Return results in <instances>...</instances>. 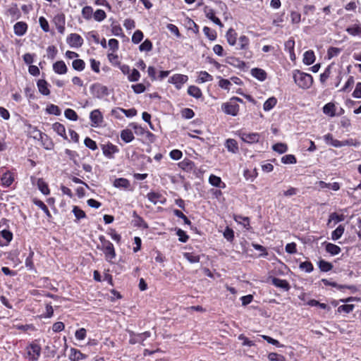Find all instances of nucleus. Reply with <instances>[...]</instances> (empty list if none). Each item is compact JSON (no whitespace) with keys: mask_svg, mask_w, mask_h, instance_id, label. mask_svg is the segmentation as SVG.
I'll return each mask as SVG.
<instances>
[{"mask_svg":"<svg viewBox=\"0 0 361 361\" xmlns=\"http://www.w3.org/2000/svg\"><path fill=\"white\" fill-rule=\"evenodd\" d=\"M295 82L302 89H309L312 83L313 78L311 75L296 70L293 73Z\"/></svg>","mask_w":361,"mask_h":361,"instance_id":"f257e3e1","label":"nucleus"},{"mask_svg":"<svg viewBox=\"0 0 361 361\" xmlns=\"http://www.w3.org/2000/svg\"><path fill=\"white\" fill-rule=\"evenodd\" d=\"M99 240L102 243V250L104 252L106 259L111 261L116 257V252L113 244L105 239L104 236L99 237Z\"/></svg>","mask_w":361,"mask_h":361,"instance_id":"f03ea898","label":"nucleus"},{"mask_svg":"<svg viewBox=\"0 0 361 361\" xmlns=\"http://www.w3.org/2000/svg\"><path fill=\"white\" fill-rule=\"evenodd\" d=\"M221 109L225 114L235 116L239 111V105L230 99L221 105Z\"/></svg>","mask_w":361,"mask_h":361,"instance_id":"7ed1b4c3","label":"nucleus"},{"mask_svg":"<svg viewBox=\"0 0 361 361\" xmlns=\"http://www.w3.org/2000/svg\"><path fill=\"white\" fill-rule=\"evenodd\" d=\"M27 353L29 358L32 360H37L41 353L39 345L32 343L27 348Z\"/></svg>","mask_w":361,"mask_h":361,"instance_id":"20e7f679","label":"nucleus"},{"mask_svg":"<svg viewBox=\"0 0 361 361\" xmlns=\"http://www.w3.org/2000/svg\"><path fill=\"white\" fill-rule=\"evenodd\" d=\"M151 335L150 332L145 331L142 334H135L133 331L130 332V343L135 344V343H142L143 345V341Z\"/></svg>","mask_w":361,"mask_h":361,"instance_id":"39448f33","label":"nucleus"},{"mask_svg":"<svg viewBox=\"0 0 361 361\" xmlns=\"http://www.w3.org/2000/svg\"><path fill=\"white\" fill-rule=\"evenodd\" d=\"M67 42L71 47H80L83 44V39L76 33L71 34L67 38Z\"/></svg>","mask_w":361,"mask_h":361,"instance_id":"423d86ee","label":"nucleus"},{"mask_svg":"<svg viewBox=\"0 0 361 361\" xmlns=\"http://www.w3.org/2000/svg\"><path fill=\"white\" fill-rule=\"evenodd\" d=\"M188 76L185 75L176 74L169 80V82L176 85L177 89H180L182 85L188 81Z\"/></svg>","mask_w":361,"mask_h":361,"instance_id":"0eeeda50","label":"nucleus"},{"mask_svg":"<svg viewBox=\"0 0 361 361\" xmlns=\"http://www.w3.org/2000/svg\"><path fill=\"white\" fill-rule=\"evenodd\" d=\"M239 135L243 142L250 144L257 142L260 137V135L256 133H240Z\"/></svg>","mask_w":361,"mask_h":361,"instance_id":"6e6552de","label":"nucleus"},{"mask_svg":"<svg viewBox=\"0 0 361 361\" xmlns=\"http://www.w3.org/2000/svg\"><path fill=\"white\" fill-rule=\"evenodd\" d=\"M102 149L103 154L109 158H112L113 154L118 152V147L111 143L102 145Z\"/></svg>","mask_w":361,"mask_h":361,"instance_id":"1a4fd4ad","label":"nucleus"},{"mask_svg":"<svg viewBox=\"0 0 361 361\" xmlns=\"http://www.w3.org/2000/svg\"><path fill=\"white\" fill-rule=\"evenodd\" d=\"M31 180L32 184H36L39 188V190L44 194L48 195L49 194V189L48 188L47 184L44 181L42 178H35L34 177H31Z\"/></svg>","mask_w":361,"mask_h":361,"instance_id":"9d476101","label":"nucleus"},{"mask_svg":"<svg viewBox=\"0 0 361 361\" xmlns=\"http://www.w3.org/2000/svg\"><path fill=\"white\" fill-rule=\"evenodd\" d=\"M53 70L58 74H65L68 71L67 66L63 61H58L53 64Z\"/></svg>","mask_w":361,"mask_h":361,"instance_id":"9b49d317","label":"nucleus"},{"mask_svg":"<svg viewBox=\"0 0 361 361\" xmlns=\"http://www.w3.org/2000/svg\"><path fill=\"white\" fill-rule=\"evenodd\" d=\"M91 121L93 123L92 126L94 125H99L103 121L102 113L99 110L95 109L90 113V116Z\"/></svg>","mask_w":361,"mask_h":361,"instance_id":"f8f14e48","label":"nucleus"},{"mask_svg":"<svg viewBox=\"0 0 361 361\" xmlns=\"http://www.w3.org/2000/svg\"><path fill=\"white\" fill-rule=\"evenodd\" d=\"M14 32L18 36L23 35L27 28V24L24 22H18L14 25Z\"/></svg>","mask_w":361,"mask_h":361,"instance_id":"ddd939ff","label":"nucleus"},{"mask_svg":"<svg viewBox=\"0 0 361 361\" xmlns=\"http://www.w3.org/2000/svg\"><path fill=\"white\" fill-rule=\"evenodd\" d=\"M204 12L207 18L212 20L215 24L218 25L221 27H223V24L221 23V20L219 18L215 16L214 12L212 8H208L206 7L204 8Z\"/></svg>","mask_w":361,"mask_h":361,"instance_id":"4468645a","label":"nucleus"},{"mask_svg":"<svg viewBox=\"0 0 361 361\" xmlns=\"http://www.w3.org/2000/svg\"><path fill=\"white\" fill-rule=\"evenodd\" d=\"M271 282L273 285H274L276 287L281 288L282 289H284L286 290H288L290 288L289 283L286 280L280 279L279 278H272Z\"/></svg>","mask_w":361,"mask_h":361,"instance_id":"2eb2a0df","label":"nucleus"},{"mask_svg":"<svg viewBox=\"0 0 361 361\" xmlns=\"http://www.w3.org/2000/svg\"><path fill=\"white\" fill-rule=\"evenodd\" d=\"M37 85L41 94L43 95H49L50 94V91L48 88V83L46 80H39Z\"/></svg>","mask_w":361,"mask_h":361,"instance_id":"dca6fc26","label":"nucleus"},{"mask_svg":"<svg viewBox=\"0 0 361 361\" xmlns=\"http://www.w3.org/2000/svg\"><path fill=\"white\" fill-rule=\"evenodd\" d=\"M86 355L82 354L80 350L72 348L71 350L70 359L72 361H80L84 360Z\"/></svg>","mask_w":361,"mask_h":361,"instance_id":"f3484780","label":"nucleus"},{"mask_svg":"<svg viewBox=\"0 0 361 361\" xmlns=\"http://www.w3.org/2000/svg\"><path fill=\"white\" fill-rule=\"evenodd\" d=\"M226 37L228 43L230 45L233 46L235 44L236 39H237V33L233 28H230L227 31Z\"/></svg>","mask_w":361,"mask_h":361,"instance_id":"a211bd4d","label":"nucleus"},{"mask_svg":"<svg viewBox=\"0 0 361 361\" xmlns=\"http://www.w3.org/2000/svg\"><path fill=\"white\" fill-rule=\"evenodd\" d=\"M251 73L252 76L259 80L260 81H264L267 78L266 72L258 68H255L251 70Z\"/></svg>","mask_w":361,"mask_h":361,"instance_id":"6ab92c4d","label":"nucleus"},{"mask_svg":"<svg viewBox=\"0 0 361 361\" xmlns=\"http://www.w3.org/2000/svg\"><path fill=\"white\" fill-rule=\"evenodd\" d=\"M1 180L3 185L8 187L13 183L14 178L12 173L7 171L3 174Z\"/></svg>","mask_w":361,"mask_h":361,"instance_id":"aec40b11","label":"nucleus"},{"mask_svg":"<svg viewBox=\"0 0 361 361\" xmlns=\"http://www.w3.org/2000/svg\"><path fill=\"white\" fill-rule=\"evenodd\" d=\"M315 61L314 53L312 50L307 51L303 55V63L306 65H311Z\"/></svg>","mask_w":361,"mask_h":361,"instance_id":"412c9836","label":"nucleus"},{"mask_svg":"<svg viewBox=\"0 0 361 361\" xmlns=\"http://www.w3.org/2000/svg\"><path fill=\"white\" fill-rule=\"evenodd\" d=\"M226 147L232 153L238 152V143L234 139H228L226 142Z\"/></svg>","mask_w":361,"mask_h":361,"instance_id":"4be33fe9","label":"nucleus"},{"mask_svg":"<svg viewBox=\"0 0 361 361\" xmlns=\"http://www.w3.org/2000/svg\"><path fill=\"white\" fill-rule=\"evenodd\" d=\"M121 137L125 142L128 143L134 139V135L130 130L125 129L121 131Z\"/></svg>","mask_w":361,"mask_h":361,"instance_id":"5701e85b","label":"nucleus"},{"mask_svg":"<svg viewBox=\"0 0 361 361\" xmlns=\"http://www.w3.org/2000/svg\"><path fill=\"white\" fill-rule=\"evenodd\" d=\"M249 46V39L245 36L242 35L238 39V49L240 50H246L247 49Z\"/></svg>","mask_w":361,"mask_h":361,"instance_id":"b1692460","label":"nucleus"},{"mask_svg":"<svg viewBox=\"0 0 361 361\" xmlns=\"http://www.w3.org/2000/svg\"><path fill=\"white\" fill-rule=\"evenodd\" d=\"M326 250L332 255H338L341 252V248L338 245L328 243L326 244Z\"/></svg>","mask_w":361,"mask_h":361,"instance_id":"393cba45","label":"nucleus"},{"mask_svg":"<svg viewBox=\"0 0 361 361\" xmlns=\"http://www.w3.org/2000/svg\"><path fill=\"white\" fill-rule=\"evenodd\" d=\"M52 128L58 135L66 139V129L63 124L56 122L53 124Z\"/></svg>","mask_w":361,"mask_h":361,"instance_id":"a878e982","label":"nucleus"},{"mask_svg":"<svg viewBox=\"0 0 361 361\" xmlns=\"http://www.w3.org/2000/svg\"><path fill=\"white\" fill-rule=\"evenodd\" d=\"M188 93L196 99H199L202 97V94L200 89L196 86L191 85L188 89Z\"/></svg>","mask_w":361,"mask_h":361,"instance_id":"bb28decb","label":"nucleus"},{"mask_svg":"<svg viewBox=\"0 0 361 361\" xmlns=\"http://www.w3.org/2000/svg\"><path fill=\"white\" fill-rule=\"evenodd\" d=\"M322 281L323 282V283L325 286H331L337 288L338 289H342V288L355 289V287L353 286L338 285L335 282H330L329 280H327L326 279H322Z\"/></svg>","mask_w":361,"mask_h":361,"instance_id":"cd10ccee","label":"nucleus"},{"mask_svg":"<svg viewBox=\"0 0 361 361\" xmlns=\"http://www.w3.org/2000/svg\"><path fill=\"white\" fill-rule=\"evenodd\" d=\"M319 268L322 271L327 272L332 269L333 265L331 263L326 262L324 259H321L318 262Z\"/></svg>","mask_w":361,"mask_h":361,"instance_id":"c85d7f7f","label":"nucleus"},{"mask_svg":"<svg viewBox=\"0 0 361 361\" xmlns=\"http://www.w3.org/2000/svg\"><path fill=\"white\" fill-rule=\"evenodd\" d=\"M345 231L344 226L342 225H339L336 230H334L331 233V239L333 240H336L339 239L342 235L343 234Z\"/></svg>","mask_w":361,"mask_h":361,"instance_id":"c756f323","label":"nucleus"},{"mask_svg":"<svg viewBox=\"0 0 361 361\" xmlns=\"http://www.w3.org/2000/svg\"><path fill=\"white\" fill-rule=\"evenodd\" d=\"M212 80H213V77L210 74H209L206 71H201L199 73L197 82L202 83V82H208V81H212Z\"/></svg>","mask_w":361,"mask_h":361,"instance_id":"7c9ffc66","label":"nucleus"},{"mask_svg":"<svg viewBox=\"0 0 361 361\" xmlns=\"http://www.w3.org/2000/svg\"><path fill=\"white\" fill-rule=\"evenodd\" d=\"M114 185L116 188H127L130 185L128 180L123 178H116L114 180Z\"/></svg>","mask_w":361,"mask_h":361,"instance_id":"2f4dec72","label":"nucleus"},{"mask_svg":"<svg viewBox=\"0 0 361 361\" xmlns=\"http://www.w3.org/2000/svg\"><path fill=\"white\" fill-rule=\"evenodd\" d=\"M276 102L277 100L275 97L269 98L264 104V110L266 111L271 110L276 104Z\"/></svg>","mask_w":361,"mask_h":361,"instance_id":"473e14b6","label":"nucleus"},{"mask_svg":"<svg viewBox=\"0 0 361 361\" xmlns=\"http://www.w3.org/2000/svg\"><path fill=\"white\" fill-rule=\"evenodd\" d=\"M344 220V216L343 214H338L336 213H332L329 216L328 225H329L331 221H334V224H336L337 223L342 221Z\"/></svg>","mask_w":361,"mask_h":361,"instance_id":"72a5a7b5","label":"nucleus"},{"mask_svg":"<svg viewBox=\"0 0 361 361\" xmlns=\"http://www.w3.org/2000/svg\"><path fill=\"white\" fill-rule=\"evenodd\" d=\"M323 111L325 114L334 116L335 115V105L332 103H328L323 107Z\"/></svg>","mask_w":361,"mask_h":361,"instance_id":"f704fd0d","label":"nucleus"},{"mask_svg":"<svg viewBox=\"0 0 361 361\" xmlns=\"http://www.w3.org/2000/svg\"><path fill=\"white\" fill-rule=\"evenodd\" d=\"M93 15V10L91 6H85L82 10V16L86 20H90L92 18Z\"/></svg>","mask_w":361,"mask_h":361,"instance_id":"c9c22d12","label":"nucleus"},{"mask_svg":"<svg viewBox=\"0 0 361 361\" xmlns=\"http://www.w3.org/2000/svg\"><path fill=\"white\" fill-rule=\"evenodd\" d=\"M72 66L75 70L81 71L84 70L85 63L82 59H75L73 61Z\"/></svg>","mask_w":361,"mask_h":361,"instance_id":"e433bc0d","label":"nucleus"},{"mask_svg":"<svg viewBox=\"0 0 361 361\" xmlns=\"http://www.w3.org/2000/svg\"><path fill=\"white\" fill-rule=\"evenodd\" d=\"M93 16L95 20L101 22L106 17V13L102 9H97L94 13Z\"/></svg>","mask_w":361,"mask_h":361,"instance_id":"4c0bfd02","label":"nucleus"},{"mask_svg":"<svg viewBox=\"0 0 361 361\" xmlns=\"http://www.w3.org/2000/svg\"><path fill=\"white\" fill-rule=\"evenodd\" d=\"M346 31L351 35L353 36H361V27L358 25H353L346 29Z\"/></svg>","mask_w":361,"mask_h":361,"instance_id":"58836bf2","label":"nucleus"},{"mask_svg":"<svg viewBox=\"0 0 361 361\" xmlns=\"http://www.w3.org/2000/svg\"><path fill=\"white\" fill-rule=\"evenodd\" d=\"M141 51H149L152 49V44L150 40L145 39L139 47Z\"/></svg>","mask_w":361,"mask_h":361,"instance_id":"ea45409f","label":"nucleus"},{"mask_svg":"<svg viewBox=\"0 0 361 361\" xmlns=\"http://www.w3.org/2000/svg\"><path fill=\"white\" fill-rule=\"evenodd\" d=\"M64 115L68 119L71 121H77L78 118L76 112L71 109H67L64 112Z\"/></svg>","mask_w":361,"mask_h":361,"instance_id":"a19ab883","label":"nucleus"},{"mask_svg":"<svg viewBox=\"0 0 361 361\" xmlns=\"http://www.w3.org/2000/svg\"><path fill=\"white\" fill-rule=\"evenodd\" d=\"M203 32L204 35L210 39L214 40L216 37V33L214 30H211L208 27H204L203 28Z\"/></svg>","mask_w":361,"mask_h":361,"instance_id":"79ce46f5","label":"nucleus"},{"mask_svg":"<svg viewBox=\"0 0 361 361\" xmlns=\"http://www.w3.org/2000/svg\"><path fill=\"white\" fill-rule=\"evenodd\" d=\"M143 39V33L140 30H136L132 37V42L134 44H138Z\"/></svg>","mask_w":361,"mask_h":361,"instance_id":"37998d69","label":"nucleus"},{"mask_svg":"<svg viewBox=\"0 0 361 361\" xmlns=\"http://www.w3.org/2000/svg\"><path fill=\"white\" fill-rule=\"evenodd\" d=\"M47 111L50 114L59 116L61 114V110L58 106L50 104L47 108Z\"/></svg>","mask_w":361,"mask_h":361,"instance_id":"c03bdc74","label":"nucleus"},{"mask_svg":"<svg viewBox=\"0 0 361 361\" xmlns=\"http://www.w3.org/2000/svg\"><path fill=\"white\" fill-rule=\"evenodd\" d=\"M269 361H286L284 356L276 353H271L268 355Z\"/></svg>","mask_w":361,"mask_h":361,"instance_id":"a18cd8bd","label":"nucleus"},{"mask_svg":"<svg viewBox=\"0 0 361 361\" xmlns=\"http://www.w3.org/2000/svg\"><path fill=\"white\" fill-rule=\"evenodd\" d=\"M273 149L280 154H283L287 151L288 147L286 144L277 143L273 146Z\"/></svg>","mask_w":361,"mask_h":361,"instance_id":"49530a36","label":"nucleus"},{"mask_svg":"<svg viewBox=\"0 0 361 361\" xmlns=\"http://www.w3.org/2000/svg\"><path fill=\"white\" fill-rule=\"evenodd\" d=\"M300 268L308 273L312 271L314 269L312 264L308 261L300 263Z\"/></svg>","mask_w":361,"mask_h":361,"instance_id":"de8ad7c7","label":"nucleus"},{"mask_svg":"<svg viewBox=\"0 0 361 361\" xmlns=\"http://www.w3.org/2000/svg\"><path fill=\"white\" fill-rule=\"evenodd\" d=\"M84 143L87 147L90 148L92 150H95L97 149V145L96 142L90 137H86L84 140Z\"/></svg>","mask_w":361,"mask_h":361,"instance_id":"09e8293b","label":"nucleus"},{"mask_svg":"<svg viewBox=\"0 0 361 361\" xmlns=\"http://www.w3.org/2000/svg\"><path fill=\"white\" fill-rule=\"evenodd\" d=\"M73 212L77 219H80L85 217V213L84 211L80 209L78 207L75 206L73 209Z\"/></svg>","mask_w":361,"mask_h":361,"instance_id":"8fccbe9b","label":"nucleus"},{"mask_svg":"<svg viewBox=\"0 0 361 361\" xmlns=\"http://www.w3.org/2000/svg\"><path fill=\"white\" fill-rule=\"evenodd\" d=\"M209 181L211 185L216 186V187H220V185L221 183V180L219 177L216 176L214 175H211L209 178Z\"/></svg>","mask_w":361,"mask_h":361,"instance_id":"3c124183","label":"nucleus"},{"mask_svg":"<svg viewBox=\"0 0 361 361\" xmlns=\"http://www.w3.org/2000/svg\"><path fill=\"white\" fill-rule=\"evenodd\" d=\"M281 161L283 164H295L296 158L292 154H287L282 157Z\"/></svg>","mask_w":361,"mask_h":361,"instance_id":"603ef678","label":"nucleus"},{"mask_svg":"<svg viewBox=\"0 0 361 361\" xmlns=\"http://www.w3.org/2000/svg\"><path fill=\"white\" fill-rule=\"evenodd\" d=\"M184 257L191 263H197L200 261V257L192 253L185 252Z\"/></svg>","mask_w":361,"mask_h":361,"instance_id":"864d4df0","label":"nucleus"},{"mask_svg":"<svg viewBox=\"0 0 361 361\" xmlns=\"http://www.w3.org/2000/svg\"><path fill=\"white\" fill-rule=\"evenodd\" d=\"M173 213L176 216L182 219L184 221V223L185 224L190 225L191 224L190 221L188 219V217L181 211H180L178 209H175L173 211Z\"/></svg>","mask_w":361,"mask_h":361,"instance_id":"5fc2aeb1","label":"nucleus"},{"mask_svg":"<svg viewBox=\"0 0 361 361\" xmlns=\"http://www.w3.org/2000/svg\"><path fill=\"white\" fill-rule=\"evenodd\" d=\"M140 74L137 69H133L131 74L128 75V80L132 82H135L139 80Z\"/></svg>","mask_w":361,"mask_h":361,"instance_id":"6e6d98bb","label":"nucleus"},{"mask_svg":"<svg viewBox=\"0 0 361 361\" xmlns=\"http://www.w3.org/2000/svg\"><path fill=\"white\" fill-rule=\"evenodd\" d=\"M341 49L337 47H330L328 49V57L329 59H331L334 56H336L338 55V54L341 52Z\"/></svg>","mask_w":361,"mask_h":361,"instance_id":"4d7b16f0","label":"nucleus"},{"mask_svg":"<svg viewBox=\"0 0 361 361\" xmlns=\"http://www.w3.org/2000/svg\"><path fill=\"white\" fill-rule=\"evenodd\" d=\"M353 308H354L353 305H341L340 307H338V312H344L345 313H349L353 311Z\"/></svg>","mask_w":361,"mask_h":361,"instance_id":"13d9d810","label":"nucleus"},{"mask_svg":"<svg viewBox=\"0 0 361 361\" xmlns=\"http://www.w3.org/2000/svg\"><path fill=\"white\" fill-rule=\"evenodd\" d=\"M331 74V67L328 66L324 72L320 75V81L322 83H324L326 80L329 78Z\"/></svg>","mask_w":361,"mask_h":361,"instance_id":"bf43d9fd","label":"nucleus"},{"mask_svg":"<svg viewBox=\"0 0 361 361\" xmlns=\"http://www.w3.org/2000/svg\"><path fill=\"white\" fill-rule=\"evenodd\" d=\"M224 236L228 240L231 241L234 238L233 231L231 228L226 227L224 232Z\"/></svg>","mask_w":361,"mask_h":361,"instance_id":"052dcab7","label":"nucleus"},{"mask_svg":"<svg viewBox=\"0 0 361 361\" xmlns=\"http://www.w3.org/2000/svg\"><path fill=\"white\" fill-rule=\"evenodd\" d=\"M39 23L40 27L44 32H48L49 30V26L47 20L44 17H40L39 18Z\"/></svg>","mask_w":361,"mask_h":361,"instance_id":"680f3d73","label":"nucleus"},{"mask_svg":"<svg viewBox=\"0 0 361 361\" xmlns=\"http://www.w3.org/2000/svg\"><path fill=\"white\" fill-rule=\"evenodd\" d=\"M355 81L354 78L353 76H350L345 82L344 87L341 89V91L345 92L352 87Z\"/></svg>","mask_w":361,"mask_h":361,"instance_id":"e2e57ef3","label":"nucleus"},{"mask_svg":"<svg viewBox=\"0 0 361 361\" xmlns=\"http://www.w3.org/2000/svg\"><path fill=\"white\" fill-rule=\"evenodd\" d=\"M75 336L78 340H83L86 336V330L84 328H81L75 331Z\"/></svg>","mask_w":361,"mask_h":361,"instance_id":"0e129e2a","label":"nucleus"},{"mask_svg":"<svg viewBox=\"0 0 361 361\" xmlns=\"http://www.w3.org/2000/svg\"><path fill=\"white\" fill-rule=\"evenodd\" d=\"M177 235L179 237V240L183 243H185L188 240V236L185 232L181 229H178L176 232Z\"/></svg>","mask_w":361,"mask_h":361,"instance_id":"69168bd1","label":"nucleus"},{"mask_svg":"<svg viewBox=\"0 0 361 361\" xmlns=\"http://www.w3.org/2000/svg\"><path fill=\"white\" fill-rule=\"evenodd\" d=\"M195 114L193 111L190 109L185 108L182 111V116L188 119L192 118L194 116Z\"/></svg>","mask_w":361,"mask_h":361,"instance_id":"338daca9","label":"nucleus"},{"mask_svg":"<svg viewBox=\"0 0 361 361\" xmlns=\"http://www.w3.org/2000/svg\"><path fill=\"white\" fill-rule=\"evenodd\" d=\"M353 97L355 98H361V82H357L355 89L353 92Z\"/></svg>","mask_w":361,"mask_h":361,"instance_id":"774afa93","label":"nucleus"}]
</instances>
